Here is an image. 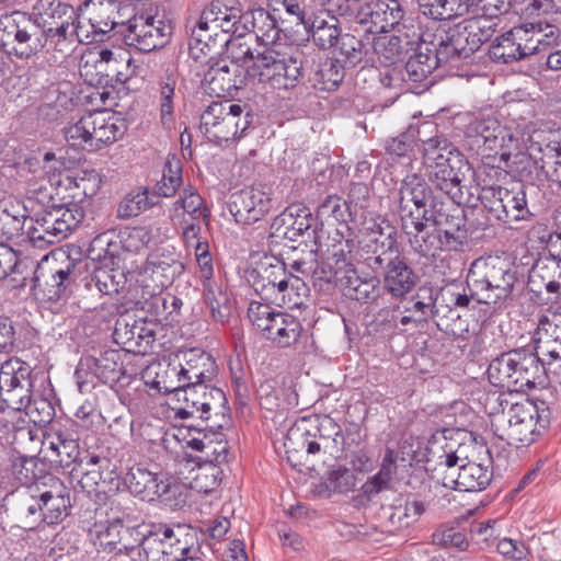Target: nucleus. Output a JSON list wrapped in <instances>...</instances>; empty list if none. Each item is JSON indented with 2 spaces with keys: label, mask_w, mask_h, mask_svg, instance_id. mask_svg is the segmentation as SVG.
<instances>
[{
  "label": "nucleus",
  "mask_w": 561,
  "mask_h": 561,
  "mask_svg": "<svg viewBox=\"0 0 561 561\" xmlns=\"http://www.w3.org/2000/svg\"><path fill=\"white\" fill-rule=\"evenodd\" d=\"M398 211L411 248L422 256L459 251L466 243V210L434 195L428 183L417 174H408L401 181Z\"/></svg>",
  "instance_id": "f257e3e1"
},
{
  "label": "nucleus",
  "mask_w": 561,
  "mask_h": 561,
  "mask_svg": "<svg viewBox=\"0 0 561 561\" xmlns=\"http://www.w3.org/2000/svg\"><path fill=\"white\" fill-rule=\"evenodd\" d=\"M78 12L81 26L95 37L94 43L115 31L127 46L141 53L163 47L173 32L172 23L158 15L139 14L123 21L117 0H87Z\"/></svg>",
  "instance_id": "f03ea898"
},
{
  "label": "nucleus",
  "mask_w": 561,
  "mask_h": 561,
  "mask_svg": "<svg viewBox=\"0 0 561 561\" xmlns=\"http://www.w3.org/2000/svg\"><path fill=\"white\" fill-rule=\"evenodd\" d=\"M242 56H236L245 66L250 80L277 90H289L304 78V54L297 47H265L255 55L250 47L240 45Z\"/></svg>",
  "instance_id": "7ed1b4c3"
},
{
  "label": "nucleus",
  "mask_w": 561,
  "mask_h": 561,
  "mask_svg": "<svg viewBox=\"0 0 561 561\" xmlns=\"http://www.w3.org/2000/svg\"><path fill=\"white\" fill-rule=\"evenodd\" d=\"M83 218V209L75 203L53 204L35 217L25 218L22 225L18 217L3 209L0 213V232L12 234L13 230L25 229L33 247L44 249L65 240Z\"/></svg>",
  "instance_id": "20e7f679"
},
{
  "label": "nucleus",
  "mask_w": 561,
  "mask_h": 561,
  "mask_svg": "<svg viewBox=\"0 0 561 561\" xmlns=\"http://www.w3.org/2000/svg\"><path fill=\"white\" fill-rule=\"evenodd\" d=\"M467 286L479 304L496 305L512 300L525 286L518 266L499 256L477 259L467 275Z\"/></svg>",
  "instance_id": "39448f33"
},
{
  "label": "nucleus",
  "mask_w": 561,
  "mask_h": 561,
  "mask_svg": "<svg viewBox=\"0 0 561 561\" xmlns=\"http://www.w3.org/2000/svg\"><path fill=\"white\" fill-rule=\"evenodd\" d=\"M423 165L428 182L460 206L462 182L470 169L459 151L447 139L432 137L423 144Z\"/></svg>",
  "instance_id": "423d86ee"
},
{
  "label": "nucleus",
  "mask_w": 561,
  "mask_h": 561,
  "mask_svg": "<svg viewBox=\"0 0 561 561\" xmlns=\"http://www.w3.org/2000/svg\"><path fill=\"white\" fill-rule=\"evenodd\" d=\"M542 359L527 348L512 350L491 360L488 378L492 385L512 391L542 387L547 380Z\"/></svg>",
  "instance_id": "0eeeda50"
},
{
  "label": "nucleus",
  "mask_w": 561,
  "mask_h": 561,
  "mask_svg": "<svg viewBox=\"0 0 561 561\" xmlns=\"http://www.w3.org/2000/svg\"><path fill=\"white\" fill-rule=\"evenodd\" d=\"M124 133L125 124L107 111L89 112L62 128L70 147L88 151H96L115 142Z\"/></svg>",
  "instance_id": "6e6552de"
},
{
  "label": "nucleus",
  "mask_w": 561,
  "mask_h": 561,
  "mask_svg": "<svg viewBox=\"0 0 561 561\" xmlns=\"http://www.w3.org/2000/svg\"><path fill=\"white\" fill-rule=\"evenodd\" d=\"M376 255H368L365 264L374 272H383V288L396 298L404 297L417 283V276L401 255L397 240V230L389 228V233Z\"/></svg>",
  "instance_id": "1a4fd4ad"
},
{
  "label": "nucleus",
  "mask_w": 561,
  "mask_h": 561,
  "mask_svg": "<svg viewBox=\"0 0 561 561\" xmlns=\"http://www.w3.org/2000/svg\"><path fill=\"white\" fill-rule=\"evenodd\" d=\"M465 140L478 154H499L503 162L511 159L512 149L516 148L518 141L511 128L493 116L471 119L465 129Z\"/></svg>",
  "instance_id": "9d476101"
},
{
  "label": "nucleus",
  "mask_w": 561,
  "mask_h": 561,
  "mask_svg": "<svg viewBox=\"0 0 561 561\" xmlns=\"http://www.w3.org/2000/svg\"><path fill=\"white\" fill-rule=\"evenodd\" d=\"M194 535L185 525L149 523L142 547L144 561H180L190 553Z\"/></svg>",
  "instance_id": "9b49d317"
},
{
  "label": "nucleus",
  "mask_w": 561,
  "mask_h": 561,
  "mask_svg": "<svg viewBox=\"0 0 561 561\" xmlns=\"http://www.w3.org/2000/svg\"><path fill=\"white\" fill-rule=\"evenodd\" d=\"M164 392H175L179 400L185 402V407L180 409L179 415L194 416L198 415L204 421L215 416H221L225 419L227 408V399L225 392L216 387H210L206 382H194V383H176L167 385L163 381Z\"/></svg>",
  "instance_id": "f8f14e48"
},
{
  "label": "nucleus",
  "mask_w": 561,
  "mask_h": 561,
  "mask_svg": "<svg viewBox=\"0 0 561 561\" xmlns=\"http://www.w3.org/2000/svg\"><path fill=\"white\" fill-rule=\"evenodd\" d=\"M268 302L252 301L248 308V318L263 337L280 347H288L300 337L302 325L289 313L276 312Z\"/></svg>",
  "instance_id": "ddd939ff"
},
{
  "label": "nucleus",
  "mask_w": 561,
  "mask_h": 561,
  "mask_svg": "<svg viewBox=\"0 0 561 561\" xmlns=\"http://www.w3.org/2000/svg\"><path fill=\"white\" fill-rule=\"evenodd\" d=\"M75 262L64 250H55L38 263L32 288L47 301L59 300L67 290Z\"/></svg>",
  "instance_id": "4468645a"
},
{
  "label": "nucleus",
  "mask_w": 561,
  "mask_h": 561,
  "mask_svg": "<svg viewBox=\"0 0 561 561\" xmlns=\"http://www.w3.org/2000/svg\"><path fill=\"white\" fill-rule=\"evenodd\" d=\"M33 367L19 357H11L0 367V411L21 414V407L33 393Z\"/></svg>",
  "instance_id": "2eb2a0df"
},
{
  "label": "nucleus",
  "mask_w": 561,
  "mask_h": 561,
  "mask_svg": "<svg viewBox=\"0 0 561 561\" xmlns=\"http://www.w3.org/2000/svg\"><path fill=\"white\" fill-rule=\"evenodd\" d=\"M232 53V59L216 58L207 64L203 71L202 84L209 95L217 98L234 96L236 92L241 89L249 77L247 76L245 66L242 60H238L236 56H242L241 50Z\"/></svg>",
  "instance_id": "dca6fc26"
},
{
  "label": "nucleus",
  "mask_w": 561,
  "mask_h": 561,
  "mask_svg": "<svg viewBox=\"0 0 561 561\" xmlns=\"http://www.w3.org/2000/svg\"><path fill=\"white\" fill-rule=\"evenodd\" d=\"M95 37L89 35L81 24L80 20L61 24L55 27L44 30L43 49L50 54L54 64L61 62L69 56L77 43L92 44Z\"/></svg>",
  "instance_id": "f3484780"
},
{
  "label": "nucleus",
  "mask_w": 561,
  "mask_h": 561,
  "mask_svg": "<svg viewBox=\"0 0 561 561\" xmlns=\"http://www.w3.org/2000/svg\"><path fill=\"white\" fill-rule=\"evenodd\" d=\"M551 412L543 401L536 403L524 400L523 411H518L515 431L510 446L520 447L534 443L550 424Z\"/></svg>",
  "instance_id": "a211bd4d"
},
{
  "label": "nucleus",
  "mask_w": 561,
  "mask_h": 561,
  "mask_svg": "<svg viewBox=\"0 0 561 561\" xmlns=\"http://www.w3.org/2000/svg\"><path fill=\"white\" fill-rule=\"evenodd\" d=\"M433 49L430 45H420L414 55L410 56L403 68H393L388 70L381 78L385 87L394 88L401 81L411 83H421L437 68Z\"/></svg>",
  "instance_id": "6ab92c4d"
},
{
  "label": "nucleus",
  "mask_w": 561,
  "mask_h": 561,
  "mask_svg": "<svg viewBox=\"0 0 561 561\" xmlns=\"http://www.w3.org/2000/svg\"><path fill=\"white\" fill-rule=\"evenodd\" d=\"M96 514L105 515L106 519L95 523L91 530L94 545L104 552H116L122 524L128 520L129 514L115 499H108L103 506L96 510Z\"/></svg>",
  "instance_id": "aec40b11"
},
{
  "label": "nucleus",
  "mask_w": 561,
  "mask_h": 561,
  "mask_svg": "<svg viewBox=\"0 0 561 561\" xmlns=\"http://www.w3.org/2000/svg\"><path fill=\"white\" fill-rule=\"evenodd\" d=\"M73 422L54 423L45 433V440L49 450L55 455L53 461L62 468H68L77 463L81 450L79 446V435L73 430Z\"/></svg>",
  "instance_id": "412c9836"
},
{
  "label": "nucleus",
  "mask_w": 561,
  "mask_h": 561,
  "mask_svg": "<svg viewBox=\"0 0 561 561\" xmlns=\"http://www.w3.org/2000/svg\"><path fill=\"white\" fill-rule=\"evenodd\" d=\"M229 42L230 35L227 33L211 31L196 21L188 42L190 56L201 65L207 64L220 57Z\"/></svg>",
  "instance_id": "4be33fe9"
},
{
  "label": "nucleus",
  "mask_w": 561,
  "mask_h": 561,
  "mask_svg": "<svg viewBox=\"0 0 561 561\" xmlns=\"http://www.w3.org/2000/svg\"><path fill=\"white\" fill-rule=\"evenodd\" d=\"M492 476L490 466L463 460L442 477V483L445 488L457 491L476 492L484 490L490 484Z\"/></svg>",
  "instance_id": "5701e85b"
},
{
  "label": "nucleus",
  "mask_w": 561,
  "mask_h": 561,
  "mask_svg": "<svg viewBox=\"0 0 561 561\" xmlns=\"http://www.w3.org/2000/svg\"><path fill=\"white\" fill-rule=\"evenodd\" d=\"M272 208V198L263 191L247 187L232 194L229 210L237 222L251 225L261 220Z\"/></svg>",
  "instance_id": "b1692460"
},
{
  "label": "nucleus",
  "mask_w": 561,
  "mask_h": 561,
  "mask_svg": "<svg viewBox=\"0 0 561 561\" xmlns=\"http://www.w3.org/2000/svg\"><path fill=\"white\" fill-rule=\"evenodd\" d=\"M252 32L256 39L266 47L276 46V42L280 38V27L274 13L259 8L243 13L239 26L234 28V35L244 36Z\"/></svg>",
  "instance_id": "393cba45"
},
{
  "label": "nucleus",
  "mask_w": 561,
  "mask_h": 561,
  "mask_svg": "<svg viewBox=\"0 0 561 561\" xmlns=\"http://www.w3.org/2000/svg\"><path fill=\"white\" fill-rule=\"evenodd\" d=\"M216 374V363L211 355L205 352L191 353L185 365H169L165 376L167 385L207 382Z\"/></svg>",
  "instance_id": "a878e982"
},
{
  "label": "nucleus",
  "mask_w": 561,
  "mask_h": 561,
  "mask_svg": "<svg viewBox=\"0 0 561 561\" xmlns=\"http://www.w3.org/2000/svg\"><path fill=\"white\" fill-rule=\"evenodd\" d=\"M314 218L310 209L302 204H293L285 208L273 221L272 228L277 237H283L291 242L307 236L310 238Z\"/></svg>",
  "instance_id": "bb28decb"
},
{
  "label": "nucleus",
  "mask_w": 561,
  "mask_h": 561,
  "mask_svg": "<svg viewBox=\"0 0 561 561\" xmlns=\"http://www.w3.org/2000/svg\"><path fill=\"white\" fill-rule=\"evenodd\" d=\"M337 287L343 296L360 304L375 302L381 295L380 279L369 274H359L357 268L342 270Z\"/></svg>",
  "instance_id": "cd10ccee"
},
{
  "label": "nucleus",
  "mask_w": 561,
  "mask_h": 561,
  "mask_svg": "<svg viewBox=\"0 0 561 561\" xmlns=\"http://www.w3.org/2000/svg\"><path fill=\"white\" fill-rule=\"evenodd\" d=\"M124 483L129 492L142 501L169 500L171 484L167 479L141 467H131L125 474Z\"/></svg>",
  "instance_id": "c85d7f7f"
},
{
  "label": "nucleus",
  "mask_w": 561,
  "mask_h": 561,
  "mask_svg": "<svg viewBox=\"0 0 561 561\" xmlns=\"http://www.w3.org/2000/svg\"><path fill=\"white\" fill-rule=\"evenodd\" d=\"M288 270L284 262L260 263L251 272L252 287L262 300L271 304L286 282Z\"/></svg>",
  "instance_id": "c756f323"
},
{
  "label": "nucleus",
  "mask_w": 561,
  "mask_h": 561,
  "mask_svg": "<svg viewBox=\"0 0 561 561\" xmlns=\"http://www.w3.org/2000/svg\"><path fill=\"white\" fill-rule=\"evenodd\" d=\"M237 0H213L201 13L197 21L207 25L211 31L225 32L234 35V28L243 13L237 8Z\"/></svg>",
  "instance_id": "7c9ffc66"
},
{
  "label": "nucleus",
  "mask_w": 561,
  "mask_h": 561,
  "mask_svg": "<svg viewBox=\"0 0 561 561\" xmlns=\"http://www.w3.org/2000/svg\"><path fill=\"white\" fill-rule=\"evenodd\" d=\"M27 15L43 30L80 20L78 10L61 0H37Z\"/></svg>",
  "instance_id": "2f4dec72"
},
{
  "label": "nucleus",
  "mask_w": 561,
  "mask_h": 561,
  "mask_svg": "<svg viewBox=\"0 0 561 561\" xmlns=\"http://www.w3.org/2000/svg\"><path fill=\"white\" fill-rule=\"evenodd\" d=\"M115 341L128 352L146 354L151 351L156 341V332L151 323L144 320L133 324L117 322L114 330Z\"/></svg>",
  "instance_id": "473e14b6"
},
{
  "label": "nucleus",
  "mask_w": 561,
  "mask_h": 561,
  "mask_svg": "<svg viewBox=\"0 0 561 561\" xmlns=\"http://www.w3.org/2000/svg\"><path fill=\"white\" fill-rule=\"evenodd\" d=\"M252 123V115L239 104H230L214 129L211 138L217 145L241 139Z\"/></svg>",
  "instance_id": "72a5a7b5"
},
{
  "label": "nucleus",
  "mask_w": 561,
  "mask_h": 561,
  "mask_svg": "<svg viewBox=\"0 0 561 561\" xmlns=\"http://www.w3.org/2000/svg\"><path fill=\"white\" fill-rule=\"evenodd\" d=\"M311 449L317 455L339 457L344 444L341 426L331 417H324L318 425L310 423Z\"/></svg>",
  "instance_id": "f704fd0d"
},
{
  "label": "nucleus",
  "mask_w": 561,
  "mask_h": 561,
  "mask_svg": "<svg viewBox=\"0 0 561 561\" xmlns=\"http://www.w3.org/2000/svg\"><path fill=\"white\" fill-rule=\"evenodd\" d=\"M50 480L53 481L50 489L43 492L39 497L43 522L47 525H56L69 515L70 493L59 479Z\"/></svg>",
  "instance_id": "c9c22d12"
},
{
  "label": "nucleus",
  "mask_w": 561,
  "mask_h": 561,
  "mask_svg": "<svg viewBox=\"0 0 561 561\" xmlns=\"http://www.w3.org/2000/svg\"><path fill=\"white\" fill-rule=\"evenodd\" d=\"M186 445L201 453L197 463L216 465L227 461L229 446L221 433H206L197 431V435L186 440Z\"/></svg>",
  "instance_id": "e433bc0d"
},
{
  "label": "nucleus",
  "mask_w": 561,
  "mask_h": 561,
  "mask_svg": "<svg viewBox=\"0 0 561 561\" xmlns=\"http://www.w3.org/2000/svg\"><path fill=\"white\" fill-rule=\"evenodd\" d=\"M309 22H305V28L314 45L321 49L332 48L342 35L339 20L330 10L319 9L312 12Z\"/></svg>",
  "instance_id": "4c0bfd02"
},
{
  "label": "nucleus",
  "mask_w": 561,
  "mask_h": 561,
  "mask_svg": "<svg viewBox=\"0 0 561 561\" xmlns=\"http://www.w3.org/2000/svg\"><path fill=\"white\" fill-rule=\"evenodd\" d=\"M313 444L310 434V422L306 419L296 422L287 432L284 447L287 460L293 467L302 465L304 456H316L314 449L310 448Z\"/></svg>",
  "instance_id": "58836bf2"
},
{
  "label": "nucleus",
  "mask_w": 561,
  "mask_h": 561,
  "mask_svg": "<svg viewBox=\"0 0 561 561\" xmlns=\"http://www.w3.org/2000/svg\"><path fill=\"white\" fill-rule=\"evenodd\" d=\"M466 460L458 455L455 444L444 435L433 436L426 445L425 462L433 465L432 470L447 474L458 462Z\"/></svg>",
  "instance_id": "ea45409f"
},
{
  "label": "nucleus",
  "mask_w": 561,
  "mask_h": 561,
  "mask_svg": "<svg viewBox=\"0 0 561 561\" xmlns=\"http://www.w3.org/2000/svg\"><path fill=\"white\" fill-rule=\"evenodd\" d=\"M115 259L110 250L105 251L102 265L95 267L85 282L87 289L92 290L95 288L103 295H113L119 291L124 284V272L108 268V263L115 264Z\"/></svg>",
  "instance_id": "a19ab883"
},
{
  "label": "nucleus",
  "mask_w": 561,
  "mask_h": 561,
  "mask_svg": "<svg viewBox=\"0 0 561 561\" xmlns=\"http://www.w3.org/2000/svg\"><path fill=\"white\" fill-rule=\"evenodd\" d=\"M82 365L103 383L118 382L124 375L122 353L117 350H106L98 357L89 356Z\"/></svg>",
  "instance_id": "79ce46f5"
},
{
  "label": "nucleus",
  "mask_w": 561,
  "mask_h": 561,
  "mask_svg": "<svg viewBox=\"0 0 561 561\" xmlns=\"http://www.w3.org/2000/svg\"><path fill=\"white\" fill-rule=\"evenodd\" d=\"M500 209L501 213H497L496 219L504 224H512L530 218L531 213L527 206L524 185H516L512 188L504 187Z\"/></svg>",
  "instance_id": "37998d69"
},
{
  "label": "nucleus",
  "mask_w": 561,
  "mask_h": 561,
  "mask_svg": "<svg viewBox=\"0 0 561 561\" xmlns=\"http://www.w3.org/2000/svg\"><path fill=\"white\" fill-rule=\"evenodd\" d=\"M430 503L417 499H398L388 508V520L393 529L410 527L426 512Z\"/></svg>",
  "instance_id": "c03bdc74"
},
{
  "label": "nucleus",
  "mask_w": 561,
  "mask_h": 561,
  "mask_svg": "<svg viewBox=\"0 0 561 561\" xmlns=\"http://www.w3.org/2000/svg\"><path fill=\"white\" fill-rule=\"evenodd\" d=\"M44 30L27 15L18 34L12 51L21 59H28L43 50Z\"/></svg>",
  "instance_id": "a18cd8bd"
},
{
  "label": "nucleus",
  "mask_w": 561,
  "mask_h": 561,
  "mask_svg": "<svg viewBox=\"0 0 561 561\" xmlns=\"http://www.w3.org/2000/svg\"><path fill=\"white\" fill-rule=\"evenodd\" d=\"M389 228L394 229L381 218H365L358 229V245L369 255H376L381 249V243L389 233Z\"/></svg>",
  "instance_id": "49530a36"
},
{
  "label": "nucleus",
  "mask_w": 561,
  "mask_h": 561,
  "mask_svg": "<svg viewBox=\"0 0 561 561\" xmlns=\"http://www.w3.org/2000/svg\"><path fill=\"white\" fill-rule=\"evenodd\" d=\"M278 296L271 304L280 308H300L309 295V287L304 278L291 272L287 273L286 282L280 285Z\"/></svg>",
  "instance_id": "de8ad7c7"
},
{
  "label": "nucleus",
  "mask_w": 561,
  "mask_h": 561,
  "mask_svg": "<svg viewBox=\"0 0 561 561\" xmlns=\"http://www.w3.org/2000/svg\"><path fill=\"white\" fill-rule=\"evenodd\" d=\"M345 69L341 60L327 58L318 65L309 81L320 91H333L342 83Z\"/></svg>",
  "instance_id": "09e8293b"
},
{
  "label": "nucleus",
  "mask_w": 561,
  "mask_h": 561,
  "mask_svg": "<svg viewBox=\"0 0 561 561\" xmlns=\"http://www.w3.org/2000/svg\"><path fill=\"white\" fill-rule=\"evenodd\" d=\"M363 251L358 241L343 236L329 249L330 260L339 270L356 268V264L365 262L367 256L364 257Z\"/></svg>",
  "instance_id": "8fccbe9b"
},
{
  "label": "nucleus",
  "mask_w": 561,
  "mask_h": 561,
  "mask_svg": "<svg viewBox=\"0 0 561 561\" xmlns=\"http://www.w3.org/2000/svg\"><path fill=\"white\" fill-rule=\"evenodd\" d=\"M523 39L515 27L497 36L489 48V56L495 62L510 64L520 60V43Z\"/></svg>",
  "instance_id": "3c124183"
},
{
  "label": "nucleus",
  "mask_w": 561,
  "mask_h": 561,
  "mask_svg": "<svg viewBox=\"0 0 561 561\" xmlns=\"http://www.w3.org/2000/svg\"><path fill=\"white\" fill-rule=\"evenodd\" d=\"M371 22L377 25L381 23L379 28L381 32H389L396 30L397 33L401 32V20L403 18V10L397 0H378L370 12Z\"/></svg>",
  "instance_id": "603ef678"
},
{
  "label": "nucleus",
  "mask_w": 561,
  "mask_h": 561,
  "mask_svg": "<svg viewBox=\"0 0 561 561\" xmlns=\"http://www.w3.org/2000/svg\"><path fill=\"white\" fill-rule=\"evenodd\" d=\"M157 203L149 196L147 187H138L127 193L118 203L116 217L127 220L139 216L153 207Z\"/></svg>",
  "instance_id": "864d4df0"
},
{
  "label": "nucleus",
  "mask_w": 561,
  "mask_h": 561,
  "mask_svg": "<svg viewBox=\"0 0 561 561\" xmlns=\"http://www.w3.org/2000/svg\"><path fill=\"white\" fill-rule=\"evenodd\" d=\"M404 313H411L414 322H423L437 317H446L444 306L439 304V297L430 294L423 297L421 294L413 296L404 306Z\"/></svg>",
  "instance_id": "5fc2aeb1"
},
{
  "label": "nucleus",
  "mask_w": 561,
  "mask_h": 561,
  "mask_svg": "<svg viewBox=\"0 0 561 561\" xmlns=\"http://www.w3.org/2000/svg\"><path fill=\"white\" fill-rule=\"evenodd\" d=\"M182 306V299L172 294H158L151 295L141 308L147 310L156 320L174 321Z\"/></svg>",
  "instance_id": "6e6d98bb"
},
{
  "label": "nucleus",
  "mask_w": 561,
  "mask_h": 561,
  "mask_svg": "<svg viewBox=\"0 0 561 561\" xmlns=\"http://www.w3.org/2000/svg\"><path fill=\"white\" fill-rule=\"evenodd\" d=\"M504 163L520 181L534 183L536 180L541 181L543 176L540 170L541 157L537 159L533 153L512 152L511 159Z\"/></svg>",
  "instance_id": "4d7b16f0"
},
{
  "label": "nucleus",
  "mask_w": 561,
  "mask_h": 561,
  "mask_svg": "<svg viewBox=\"0 0 561 561\" xmlns=\"http://www.w3.org/2000/svg\"><path fill=\"white\" fill-rule=\"evenodd\" d=\"M18 416V423L12 425L13 443L18 448L35 455L39 451L41 446L46 444L45 434L42 435L41 431L30 424H24L25 421L21 419V414H13Z\"/></svg>",
  "instance_id": "13d9d810"
},
{
  "label": "nucleus",
  "mask_w": 561,
  "mask_h": 561,
  "mask_svg": "<svg viewBox=\"0 0 561 561\" xmlns=\"http://www.w3.org/2000/svg\"><path fill=\"white\" fill-rule=\"evenodd\" d=\"M203 297L213 321L219 324L228 322L232 311L228 295L218 287L215 288L210 284H205Z\"/></svg>",
  "instance_id": "bf43d9fd"
},
{
  "label": "nucleus",
  "mask_w": 561,
  "mask_h": 561,
  "mask_svg": "<svg viewBox=\"0 0 561 561\" xmlns=\"http://www.w3.org/2000/svg\"><path fill=\"white\" fill-rule=\"evenodd\" d=\"M173 206L174 210L182 209L183 214L188 215L191 220L203 219L206 224L209 221L210 210L205 205L204 198L192 186L185 187L182 191Z\"/></svg>",
  "instance_id": "052dcab7"
},
{
  "label": "nucleus",
  "mask_w": 561,
  "mask_h": 561,
  "mask_svg": "<svg viewBox=\"0 0 561 561\" xmlns=\"http://www.w3.org/2000/svg\"><path fill=\"white\" fill-rule=\"evenodd\" d=\"M556 266L543 263H536L528 273L527 289L530 293L540 295L543 289L548 293H558L560 284L553 278Z\"/></svg>",
  "instance_id": "680f3d73"
},
{
  "label": "nucleus",
  "mask_w": 561,
  "mask_h": 561,
  "mask_svg": "<svg viewBox=\"0 0 561 561\" xmlns=\"http://www.w3.org/2000/svg\"><path fill=\"white\" fill-rule=\"evenodd\" d=\"M461 22L470 35L471 44L478 49L494 35L500 26L499 21L478 14H473Z\"/></svg>",
  "instance_id": "e2e57ef3"
},
{
  "label": "nucleus",
  "mask_w": 561,
  "mask_h": 561,
  "mask_svg": "<svg viewBox=\"0 0 561 561\" xmlns=\"http://www.w3.org/2000/svg\"><path fill=\"white\" fill-rule=\"evenodd\" d=\"M542 152L540 170L546 180L561 186V146L558 141L548 142L545 148L538 146Z\"/></svg>",
  "instance_id": "0e129e2a"
},
{
  "label": "nucleus",
  "mask_w": 561,
  "mask_h": 561,
  "mask_svg": "<svg viewBox=\"0 0 561 561\" xmlns=\"http://www.w3.org/2000/svg\"><path fill=\"white\" fill-rule=\"evenodd\" d=\"M416 43L411 39L409 34L397 33L389 37H383L375 44L376 51L388 62H396L408 51V46Z\"/></svg>",
  "instance_id": "69168bd1"
},
{
  "label": "nucleus",
  "mask_w": 561,
  "mask_h": 561,
  "mask_svg": "<svg viewBox=\"0 0 561 561\" xmlns=\"http://www.w3.org/2000/svg\"><path fill=\"white\" fill-rule=\"evenodd\" d=\"M336 51L335 60L346 68L355 67L363 59V44L351 34H342L333 46Z\"/></svg>",
  "instance_id": "338daca9"
},
{
  "label": "nucleus",
  "mask_w": 561,
  "mask_h": 561,
  "mask_svg": "<svg viewBox=\"0 0 561 561\" xmlns=\"http://www.w3.org/2000/svg\"><path fill=\"white\" fill-rule=\"evenodd\" d=\"M13 469L15 478L24 485H31L46 474V465L35 455L20 457Z\"/></svg>",
  "instance_id": "774afa93"
}]
</instances>
